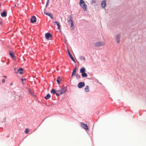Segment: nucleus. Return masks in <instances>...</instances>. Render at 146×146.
<instances>
[{"label":"nucleus","mask_w":146,"mask_h":146,"mask_svg":"<svg viewBox=\"0 0 146 146\" xmlns=\"http://www.w3.org/2000/svg\"><path fill=\"white\" fill-rule=\"evenodd\" d=\"M72 17L71 15H70L69 17H68V22H73V21H72Z\"/></svg>","instance_id":"obj_12"},{"label":"nucleus","mask_w":146,"mask_h":146,"mask_svg":"<svg viewBox=\"0 0 146 146\" xmlns=\"http://www.w3.org/2000/svg\"><path fill=\"white\" fill-rule=\"evenodd\" d=\"M70 27H71V28H72V29H73L74 28V25L73 22H71Z\"/></svg>","instance_id":"obj_23"},{"label":"nucleus","mask_w":146,"mask_h":146,"mask_svg":"<svg viewBox=\"0 0 146 146\" xmlns=\"http://www.w3.org/2000/svg\"><path fill=\"white\" fill-rule=\"evenodd\" d=\"M50 95L49 94H48L45 97V99L46 100H47L49 98H50Z\"/></svg>","instance_id":"obj_21"},{"label":"nucleus","mask_w":146,"mask_h":146,"mask_svg":"<svg viewBox=\"0 0 146 146\" xmlns=\"http://www.w3.org/2000/svg\"><path fill=\"white\" fill-rule=\"evenodd\" d=\"M76 67L73 70L72 74V76H73L75 75L76 73Z\"/></svg>","instance_id":"obj_14"},{"label":"nucleus","mask_w":146,"mask_h":146,"mask_svg":"<svg viewBox=\"0 0 146 146\" xmlns=\"http://www.w3.org/2000/svg\"><path fill=\"white\" fill-rule=\"evenodd\" d=\"M85 90L86 92H88L89 91V87L88 86H86L85 88Z\"/></svg>","instance_id":"obj_16"},{"label":"nucleus","mask_w":146,"mask_h":146,"mask_svg":"<svg viewBox=\"0 0 146 146\" xmlns=\"http://www.w3.org/2000/svg\"><path fill=\"white\" fill-rule=\"evenodd\" d=\"M85 85L84 82H80L79 83L78 85V86L79 88H81L84 86Z\"/></svg>","instance_id":"obj_5"},{"label":"nucleus","mask_w":146,"mask_h":146,"mask_svg":"<svg viewBox=\"0 0 146 146\" xmlns=\"http://www.w3.org/2000/svg\"><path fill=\"white\" fill-rule=\"evenodd\" d=\"M1 16L2 17H5L7 16L6 12L5 11H4L1 13Z\"/></svg>","instance_id":"obj_17"},{"label":"nucleus","mask_w":146,"mask_h":146,"mask_svg":"<svg viewBox=\"0 0 146 146\" xmlns=\"http://www.w3.org/2000/svg\"><path fill=\"white\" fill-rule=\"evenodd\" d=\"M5 82V80L4 79H3L2 80V82L3 83H4Z\"/></svg>","instance_id":"obj_32"},{"label":"nucleus","mask_w":146,"mask_h":146,"mask_svg":"<svg viewBox=\"0 0 146 146\" xmlns=\"http://www.w3.org/2000/svg\"><path fill=\"white\" fill-rule=\"evenodd\" d=\"M46 38L47 39H48L49 38L52 37V35L49 33H46L45 34Z\"/></svg>","instance_id":"obj_6"},{"label":"nucleus","mask_w":146,"mask_h":146,"mask_svg":"<svg viewBox=\"0 0 146 146\" xmlns=\"http://www.w3.org/2000/svg\"><path fill=\"white\" fill-rule=\"evenodd\" d=\"M81 75L83 77H87V74L85 72L82 73Z\"/></svg>","instance_id":"obj_19"},{"label":"nucleus","mask_w":146,"mask_h":146,"mask_svg":"<svg viewBox=\"0 0 146 146\" xmlns=\"http://www.w3.org/2000/svg\"><path fill=\"white\" fill-rule=\"evenodd\" d=\"M31 21L32 23H34L36 21V17L35 16H33L32 17L31 19Z\"/></svg>","instance_id":"obj_4"},{"label":"nucleus","mask_w":146,"mask_h":146,"mask_svg":"<svg viewBox=\"0 0 146 146\" xmlns=\"http://www.w3.org/2000/svg\"><path fill=\"white\" fill-rule=\"evenodd\" d=\"M49 3V0H47L46 6H47L48 4Z\"/></svg>","instance_id":"obj_29"},{"label":"nucleus","mask_w":146,"mask_h":146,"mask_svg":"<svg viewBox=\"0 0 146 146\" xmlns=\"http://www.w3.org/2000/svg\"><path fill=\"white\" fill-rule=\"evenodd\" d=\"M59 91L58 90L56 91L54 89H53L51 90L50 92L51 93H52L53 94H55L56 92H58Z\"/></svg>","instance_id":"obj_20"},{"label":"nucleus","mask_w":146,"mask_h":146,"mask_svg":"<svg viewBox=\"0 0 146 146\" xmlns=\"http://www.w3.org/2000/svg\"><path fill=\"white\" fill-rule=\"evenodd\" d=\"M44 13L45 14L49 16L51 19H53L52 15L51 14V13L46 12H44Z\"/></svg>","instance_id":"obj_9"},{"label":"nucleus","mask_w":146,"mask_h":146,"mask_svg":"<svg viewBox=\"0 0 146 146\" xmlns=\"http://www.w3.org/2000/svg\"><path fill=\"white\" fill-rule=\"evenodd\" d=\"M21 80L23 81V82L24 81L26 80V79L25 78H21Z\"/></svg>","instance_id":"obj_30"},{"label":"nucleus","mask_w":146,"mask_h":146,"mask_svg":"<svg viewBox=\"0 0 146 146\" xmlns=\"http://www.w3.org/2000/svg\"><path fill=\"white\" fill-rule=\"evenodd\" d=\"M9 54L13 58V59H14V55L13 53L12 52H10Z\"/></svg>","instance_id":"obj_22"},{"label":"nucleus","mask_w":146,"mask_h":146,"mask_svg":"<svg viewBox=\"0 0 146 146\" xmlns=\"http://www.w3.org/2000/svg\"><path fill=\"white\" fill-rule=\"evenodd\" d=\"M54 25H56L58 26V29H59L60 28V26L59 23L58 22H54Z\"/></svg>","instance_id":"obj_13"},{"label":"nucleus","mask_w":146,"mask_h":146,"mask_svg":"<svg viewBox=\"0 0 146 146\" xmlns=\"http://www.w3.org/2000/svg\"><path fill=\"white\" fill-rule=\"evenodd\" d=\"M66 88L65 87H63L62 88V89L61 90V92L60 93V95H61L63 93H64L66 90Z\"/></svg>","instance_id":"obj_7"},{"label":"nucleus","mask_w":146,"mask_h":146,"mask_svg":"<svg viewBox=\"0 0 146 146\" xmlns=\"http://www.w3.org/2000/svg\"><path fill=\"white\" fill-rule=\"evenodd\" d=\"M19 73V74H23V72H20V71H19V72H18Z\"/></svg>","instance_id":"obj_33"},{"label":"nucleus","mask_w":146,"mask_h":146,"mask_svg":"<svg viewBox=\"0 0 146 146\" xmlns=\"http://www.w3.org/2000/svg\"><path fill=\"white\" fill-rule=\"evenodd\" d=\"M29 132V130L28 129H26L25 131V133H27Z\"/></svg>","instance_id":"obj_27"},{"label":"nucleus","mask_w":146,"mask_h":146,"mask_svg":"<svg viewBox=\"0 0 146 146\" xmlns=\"http://www.w3.org/2000/svg\"><path fill=\"white\" fill-rule=\"evenodd\" d=\"M29 92L30 94L31 95H34V92H32V91L31 90H29Z\"/></svg>","instance_id":"obj_26"},{"label":"nucleus","mask_w":146,"mask_h":146,"mask_svg":"<svg viewBox=\"0 0 146 146\" xmlns=\"http://www.w3.org/2000/svg\"><path fill=\"white\" fill-rule=\"evenodd\" d=\"M81 126H82L84 129H85L86 130L88 129V127L87 125L86 124H84L83 123H81Z\"/></svg>","instance_id":"obj_3"},{"label":"nucleus","mask_w":146,"mask_h":146,"mask_svg":"<svg viewBox=\"0 0 146 146\" xmlns=\"http://www.w3.org/2000/svg\"><path fill=\"white\" fill-rule=\"evenodd\" d=\"M68 54H69V56H70V57L71 58V59L74 62H75V61L74 60L73 57V56H72L71 54L70 53L69 51L68 50Z\"/></svg>","instance_id":"obj_11"},{"label":"nucleus","mask_w":146,"mask_h":146,"mask_svg":"<svg viewBox=\"0 0 146 146\" xmlns=\"http://www.w3.org/2000/svg\"><path fill=\"white\" fill-rule=\"evenodd\" d=\"M80 59L81 60H84L85 61V58L84 57V56H81L80 57Z\"/></svg>","instance_id":"obj_25"},{"label":"nucleus","mask_w":146,"mask_h":146,"mask_svg":"<svg viewBox=\"0 0 146 146\" xmlns=\"http://www.w3.org/2000/svg\"><path fill=\"white\" fill-rule=\"evenodd\" d=\"M79 4L84 11H85L87 10V5L83 0H80Z\"/></svg>","instance_id":"obj_1"},{"label":"nucleus","mask_w":146,"mask_h":146,"mask_svg":"<svg viewBox=\"0 0 146 146\" xmlns=\"http://www.w3.org/2000/svg\"><path fill=\"white\" fill-rule=\"evenodd\" d=\"M95 2V1H94L93 0V1H92V3H94Z\"/></svg>","instance_id":"obj_34"},{"label":"nucleus","mask_w":146,"mask_h":146,"mask_svg":"<svg viewBox=\"0 0 146 146\" xmlns=\"http://www.w3.org/2000/svg\"><path fill=\"white\" fill-rule=\"evenodd\" d=\"M23 70V69L22 68H20L19 69V70H18V72H19V71H22Z\"/></svg>","instance_id":"obj_28"},{"label":"nucleus","mask_w":146,"mask_h":146,"mask_svg":"<svg viewBox=\"0 0 146 146\" xmlns=\"http://www.w3.org/2000/svg\"><path fill=\"white\" fill-rule=\"evenodd\" d=\"M120 35H117L116 37V41L117 43H119L120 41Z\"/></svg>","instance_id":"obj_10"},{"label":"nucleus","mask_w":146,"mask_h":146,"mask_svg":"<svg viewBox=\"0 0 146 146\" xmlns=\"http://www.w3.org/2000/svg\"><path fill=\"white\" fill-rule=\"evenodd\" d=\"M62 81V79L60 77H58L56 80V82L58 84L60 83V81Z\"/></svg>","instance_id":"obj_18"},{"label":"nucleus","mask_w":146,"mask_h":146,"mask_svg":"<svg viewBox=\"0 0 146 146\" xmlns=\"http://www.w3.org/2000/svg\"><path fill=\"white\" fill-rule=\"evenodd\" d=\"M55 94H56V96H60V93L59 94H58V93H56Z\"/></svg>","instance_id":"obj_31"},{"label":"nucleus","mask_w":146,"mask_h":146,"mask_svg":"<svg viewBox=\"0 0 146 146\" xmlns=\"http://www.w3.org/2000/svg\"><path fill=\"white\" fill-rule=\"evenodd\" d=\"M13 83H12L11 84V85H13Z\"/></svg>","instance_id":"obj_36"},{"label":"nucleus","mask_w":146,"mask_h":146,"mask_svg":"<svg viewBox=\"0 0 146 146\" xmlns=\"http://www.w3.org/2000/svg\"><path fill=\"white\" fill-rule=\"evenodd\" d=\"M86 71V69L84 67L82 68L80 70V72L82 73L85 72Z\"/></svg>","instance_id":"obj_15"},{"label":"nucleus","mask_w":146,"mask_h":146,"mask_svg":"<svg viewBox=\"0 0 146 146\" xmlns=\"http://www.w3.org/2000/svg\"><path fill=\"white\" fill-rule=\"evenodd\" d=\"M76 77L77 79H79L80 78V75H79L78 74H77L76 75Z\"/></svg>","instance_id":"obj_24"},{"label":"nucleus","mask_w":146,"mask_h":146,"mask_svg":"<svg viewBox=\"0 0 146 146\" xmlns=\"http://www.w3.org/2000/svg\"><path fill=\"white\" fill-rule=\"evenodd\" d=\"M101 6L103 7H104L106 5V1L105 0H103L101 4Z\"/></svg>","instance_id":"obj_8"},{"label":"nucleus","mask_w":146,"mask_h":146,"mask_svg":"<svg viewBox=\"0 0 146 146\" xmlns=\"http://www.w3.org/2000/svg\"><path fill=\"white\" fill-rule=\"evenodd\" d=\"M15 6H16V5H15Z\"/></svg>","instance_id":"obj_37"},{"label":"nucleus","mask_w":146,"mask_h":146,"mask_svg":"<svg viewBox=\"0 0 146 146\" xmlns=\"http://www.w3.org/2000/svg\"><path fill=\"white\" fill-rule=\"evenodd\" d=\"M3 77L5 78H7V76H4Z\"/></svg>","instance_id":"obj_35"},{"label":"nucleus","mask_w":146,"mask_h":146,"mask_svg":"<svg viewBox=\"0 0 146 146\" xmlns=\"http://www.w3.org/2000/svg\"><path fill=\"white\" fill-rule=\"evenodd\" d=\"M104 45V42H96L94 44V45L96 46H102Z\"/></svg>","instance_id":"obj_2"}]
</instances>
